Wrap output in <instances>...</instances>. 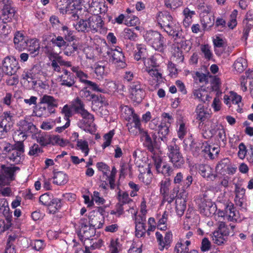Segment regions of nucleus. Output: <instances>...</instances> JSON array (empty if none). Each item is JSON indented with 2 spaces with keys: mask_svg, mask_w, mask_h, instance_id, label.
Here are the masks:
<instances>
[{
  "mask_svg": "<svg viewBox=\"0 0 253 253\" xmlns=\"http://www.w3.org/2000/svg\"><path fill=\"white\" fill-rule=\"evenodd\" d=\"M156 21L162 29L172 37L181 36V28L178 23L173 20L172 16L168 11L159 12Z\"/></svg>",
  "mask_w": 253,
  "mask_h": 253,
  "instance_id": "f257e3e1",
  "label": "nucleus"
},
{
  "mask_svg": "<svg viewBox=\"0 0 253 253\" xmlns=\"http://www.w3.org/2000/svg\"><path fill=\"white\" fill-rule=\"evenodd\" d=\"M71 70L76 74V79L78 78L81 83L90 87V88L93 91L103 93H108L109 92L114 91L116 89V85L113 82L106 83L105 87H100L95 83L88 80V75L81 70L79 66H73L71 68Z\"/></svg>",
  "mask_w": 253,
  "mask_h": 253,
  "instance_id": "f03ea898",
  "label": "nucleus"
},
{
  "mask_svg": "<svg viewBox=\"0 0 253 253\" xmlns=\"http://www.w3.org/2000/svg\"><path fill=\"white\" fill-rule=\"evenodd\" d=\"M81 3V0H63L58 2L57 7L60 13L68 15L72 20H77L82 10Z\"/></svg>",
  "mask_w": 253,
  "mask_h": 253,
  "instance_id": "7ed1b4c3",
  "label": "nucleus"
},
{
  "mask_svg": "<svg viewBox=\"0 0 253 253\" xmlns=\"http://www.w3.org/2000/svg\"><path fill=\"white\" fill-rule=\"evenodd\" d=\"M144 39L155 50L164 52L166 47V40L160 32L153 30L147 31L144 35Z\"/></svg>",
  "mask_w": 253,
  "mask_h": 253,
  "instance_id": "20e7f679",
  "label": "nucleus"
},
{
  "mask_svg": "<svg viewBox=\"0 0 253 253\" xmlns=\"http://www.w3.org/2000/svg\"><path fill=\"white\" fill-rule=\"evenodd\" d=\"M196 203L200 213L204 216H211L216 211V205L208 198L207 192L200 194L196 199Z\"/></svg>",
  "mask_w": 253,
  "mask_h": 253,
  "instance_id": "39448f33",
  "label": "nucleus"
},
{
  "mask_svg": "<svg viewBox=\"0 0 253 253\" xmlns=\"http://www.w3.org/2000/svg\"><path fill=\"white\" fill-rule=\"evenodd\" d=\"M110 62L114 64L117 69H123L126 67L127 64L126 58L121 47L117 46L114 48H108L106 51Z\"/></svg>",
  "mask_w": 253,
  "mask_h": 253,
  "instance_id": "423d86ee",
  "label": "nucleus"
},
{
  "mask_svg": "<svg viewBox=\"0 0 253 253\" xmlns=\"http://www.w3.org/2000/svg\"><path fill=\"white\" fill-rule=\"evenodd\" d=\"M76 229L78 236L82 242L86 240H90L91 238L94 236L96 233L95 228L91 227L88 224L87 219L84 218H81L80 220Z\"/></svg>",
  "mask_w": 253,
  "mask_h": 253,
  "instance_id": "0eeeda50",
  "label": "nucleus"
},
{
  "mask_svg": "<svg viewBox=\"0 0 253 253\" xmlns=\"http://www.w3.org/2000/svg\"><path fill=\"white\" fill-rule=\"evenodd\" d=\"M1 2L3 6L0 19L3 23L6 24L16 18L17 11L12 0H2Z\"/></svg>",
  "mask_w": 253,
  "mask_h": 253,
  "instance_id": "6e6552de",
  "label": "nucleus"
},
{
  "mask_svg": "<svg viewBox=\"0 0 253 253\" xmlns=\"http://www.w3.org/2000/svg\"><path fill=\"white\" fill-rule=\"evenodd\" d=\"M20 168L16 166H6L2 165L0 167V186L8 185L15 179V173Z\"/></svg>",
  "mask_w": 253,
  "mask_h": 253,
  "instance_id": "1a4fd4ad",
  "label": "nucleus"
},
{
  "mask_svg": "<svg viewBox=\"0 0 253 253\" xmlns=\"http://www.w3.org/2000/svg\"><path fill=\"white\" fill-rule=\"evenodd\" d=\"M168 156L174 167L181 168L185 163L184 159L180 151V148L175 143H172L168 146Z\"/></svg>",
  "mask_w": 253,
  "mask_h": 253,
  "instance_id": "9d476101",
  "label": "nucleus"
},
{
  "mask_svg": "<svg viewBox=\"0 0 253 253\" xmlns=\"http://www.w3.org/2000/svg\"><path fill=\"white\" fill-rule=\"evenodd\" d=\"M145 85L139 81H135L129 85L130 98L133 102L140 103L145 95Z\"/></svg>",
  "mask_w": 253,
  "mask_h": 253,
  "instance_id": "9b49d317",
  "label": "nucleus"
},
{
  "mask_svg": "<svg viewBox=\"0 0 253 253\" xmlns=\"http://www.w3.org/2000/svg\"><path fill=\"white\" fill-rule=\"evenodd\" d=\"M152 159L158 173L162 174L165 177H169L173 173L172 167L167 162H163L160 156L154 155Z\"/></svg>",
  "mask_w": 253,
  "mask_h": 253,
  "instance_id": "f8f14e48",
  "label": "nucleus"
},
{
  "mask_svg": "<svg viewBox=\"0 0 253 253\" xmlns=\"http://www.w3.org/2000/svg\"><path fill=\"white\" fill-rule=\"evenodd\" d=\"M80 115L82 118L78 122V126L85 132L92 133L94 131V116L87 110Z\"/></svg>",
  "mask_w": 253,
  "mask_h": 253,
  "instance_id": "ddd939ff",
  "label": "nucleus"
},
{
  "mask_svg": "<svg viewBox=\"0 0 253 253\" xmlns=\"http://www.w3.org/2000/svg\"><path fill=\"white\" fill-rule=\"evenodd\" d=\"M156 241L158 246V249L160 251H163L165 249L168 250L171 246L173 241V235L170 231L165 233V236L159 232L157 231L155 233Z\"/></svg>",
  "mask_w": 253,
  "mask_h": 253,
  "instance_id": "4468645a",
  "label": "nucleus"
},
{
  "mask_svg": "<svg viewBox=\"0 0 253 253\" xmlns=\"http://www.w3.org/2000/svg\"><path fill=\"white\" fill-rule=\"evenodd\" d=\"M19 68L18 61L12 56H6L2 61V70L7 75H14Z\"/></svg>",
  "mask_w": 253,
  "mask_h": 253,
  "instance_id": "2eb2a0df",
  "label": "nucleus"
},
{
  "mask_svg": "<svg viewBox=\"0 0 253 253\" xmlns=\"http://www.w3.org/2000/svg\"><path fill=\"white\" fill-rule=\"evenodd\" d=\"M59 82L61 86L67 87H77L76 77L74 74L66 69H62V74L59 76Z\"/></svg>",
  "mask_w": 253,
  "mask_h": 253,
  "instance_id": "dca6fc26",
  "label": "nucleus"
},
{
  "mask_svg": "<svg viewBox=\"0 0 253 253\" xmlns=\"http://www.w3.org/2000/svg\"><path fill=\"white\" fill-rule=\"evenodd\" d=\"M88 29L92 33L101 32L104 25V22L100 15L90 16L87 19Z\"/></svg>",
  "mask_w": 253,
  "mask_h": 253,
  "instance_id": "f3484780",
  "label": "nucleus"
},
{
  "mask_svg": "<svg viewBox=\"0 0 253 253\" xmlns=\"http://www.w3.org/2000/svg\"><path fill=\"white\" fill-rule=\"evenodd\" d=\"M193 182V177L191 175L187 174L186 176L184 177L183 173L179 172L176 174L174 177L173 183L175 184H178L182 186L183 193H185V190L188 188Z\"/></svg>",
  "mask_w": 253,
  "mask_h": 253,
  "instance_id": "a211bd4d",
  "label": "nucleus"
},
{
  "mask_svg": "<svg viewBox=\"0 0 253 253\" xmlns=\"http://www.w3.org/2000/svg\"><path fill=\"white\" fill-rule=\"evenodd\" d=\"M18 131H20L19 134L22 135L23 138L25 139L30 134H33L38 131V129L32 123L24 120L20 122Z\"/></svg>",
  "mask_w": 253,
  "mask_h": 253,
  "instance_id": "6ab92c4d",
  "label": "nucleus"
},
{
  "mask_svg": "<svg viewBox=\"0 0 253 253\" xmlns=\"http://www.w3.org/2000/svg\"><path fill=\"white\" fill-rule=\"evenodd\" d=\"M225 209L229 221L238 222L240 220L239 212L236 210L234 204L231 202L228 201L225 203Z\"/></svg>",
  "mask_w": 253,
  "mask_h": 253,
  "instance_id": "aec40b11",
  "label": "nucleus"
},
{
  "mask_svg": "<svg viewBox=\"0 0 253 253\" xmlns=\"http://www.w3.org/2000/svg\"><path fill=\"white\" fill-rule=\"evenodd\" d=\"M40 104H45L47 105V110L49 114L55 113V109L58 107V100L52 96L47 94L43 95L40 98Z\"/></svg>",
  "mask_w": 253,
  "mask_h": 253,
  "instance_id": "412c9836",
  "label": "nucleus"
},
{
  "mask_svg": "<svg viewBox=\"0 0 253 253\" xmlns=\"http://www.w3.org/2000/svg\"><path fill=\"white\" fill-rule=\"evenodd\" d=\"M195 116L196 120L204 123L211 117L209 110L208 108L204 107L202 104H198L195 109Z\"/></svg>",
  "mask_w": 253,
  "mask_h": 253,
  "instance_id": "4be33fe9",
  "label": "nucleus"
},
{
  "mask_svg": "<svg viewBox=\"0 0 253 253\" xmlns=\"http://www.w3.org/2000/svg\"><path fill=\"white\" fill-rule=\"evenodd\" d=\"M199 172L203 177L208 180H214L217 177V174L214 170L208 165H201L199 167Z\"/></svg>",
  "mask_w": 253,
  "mask_h": 253,
  "instance_id": "5701e85b",
  "label": "nucleus"
},
{
  "mask_svg": "<svg viewBox=\"0 0 253 253\" xmlns=\"http://www.w3.org/2000/svg\"><path fill=\"white\" fill-rule=\"evenodd\" d=\"M191 245V240L186 239H179L173 249V253H188L189 247Z\"/></svg>",
  "mask_w": 253,
  "mask_h": 253,
  "instance_id": "b1692460",
  "label": "nucleus"
},
{
  "mask_svg": "<svg viewBox=\"0 0 253 253\" xmlns=\"http://www.w3.org/2000/svg\"><path fill=\"white\" fill-rule=\"evenodd\" d=\"M214 139L222 147L225 146L227 143V137L225 129L223 126L214 129Z\"/></svg>",
  "mask_w": 253,
  "mask_h": 253,
  "instance_id": "393cba45",
  "label": "nucleus"
},
{
  "mask_svg": "<svg viewBox=\"0 0 253 253\" xmlns=\"http://www.w3.org/2000/svg\"><path fill=\"white\" fill-rule=\"evenodd\" d=\"M27 50L32 57H35L39 53L40 45L39 41L37 39H32L26 41Z\"/></svg>",
  "mask_w": 253,
  "mask_h": 253,
  "instance_id": "a878e982",
  "label": "nucleus"
},
{
  "mask_svg": "<svg viewBox=\"0 0 253 253\" xmlns=\"http://www.w3.org/2000/svg\"><path fill=\"white\" fill-rule=\"evenodd\" d=\"M148 50L146 46L144 44H136V50L134 53V58L137 61L142 60L143 61L148 56Z\"/></svg>",
  "mask_w": 253,
  "mask_h": 253,
  "instance_id": "bb28decb",
  "label": "nucleus"
},
{
  "mask_svg": "<svg viewBox=\"0 0 253 253\" xmlns=\"http://www.w3.org/2000/svg\"><path fill=\"white\" fill-rule=\"evenodd\" d=\"M100 215H98L97 212L95 211H90L88 215V224L95 228L96 230V228L99 229L102 227L103 223L101 221H99Z\"/></svg>",
  "mask_w": 253,
  "mask_h": 253,
  "instance_id": "cd10ccee",
  "label": "nucleus"
},
{
  "mask_svg": "<svg viewBox=\"0 0 253 253\" xmlns=\"http://www.w3.org/2000/svg\"><path fill=\"white\" fill-rule=\"evenodd\" d=\"M201 23L204 31H210L214 24V17L209 14L202 15L201 17Z\"/></svg>",
  "mask_w": 253,
  "mask_h": 253,
  "instance_id": "c85d7f7f",
  "label": "nucleus"
},
{
  "mask_svg": "<svg viewBox=\"0 0 253 253\" xmlns=\"http://www.w3.org/2000/svg\"><path fill=\"white\" fill-rule=\"evenodd\" d=\"M32 138L35 139L42 147L48 145L49 134L44 132H42L41 130L37 131L36 133L32 134Z\"/></svg>",
  "mask_w": 253,
  "mask_h": 253,
  "instance_id": "c756f323",
  "label": "nucleus"
},
{
  "mask_svg": "<svg viewBox=\"0 0 253 253\" xmlns=\"http://www.w3.org/2000/svg\"><path fill=\"white\" fill-rule=\"evenodd\" d=\"M174 39V42L176 45L180 44V49H182L186 52H189L192 47V43L189 40H186L182 35L181 32V36L180 37H172Z\"/></svg>",
  "mask_w": 253,
  "mask_h": 253,
  "instance_id": "7c9ffc66",
  "label": "nucleus"
},
{
  "mask_svg": "<svg viewBox=\"0 0 253 253\" xmlns=\"http://www.w3.org/2000/svg\"><path fill=\"white\" fill-rule=\"evenodd\" d=\"M71 106L74 114L80 115L86 110L85 109V105L83 101L77 97L74 99L71 104Z\"/></svg>",
  "mask_w": 253,
  "mask_h": 253,
  "instance_id": "2f4dec72",
  "label": "nucleus"
},
{
  "mask_svg": "<svg viewBox=\"0 0 253 253\" xmlns=\"http://www.w3.org/2000/svg\"><path fill=\"white\" fill-rule=\"evenodd\" d=\"M26 41L27 40L22 33L17 32L15 34L13 42L16 49L20 51L24 49L26 47Z\"/></svg>",
  "mask_w": 253,
  "mask_h": 253,
  "instance_id": "473e14b6",
  "label": "nucleus"
},
{
  "mask_svg": "<svg viewBox=\"0 0 253 253\" xmlns=\"http://www.w3.org/2000/svg\"><path fill=\"white\" fill-rule=\"evenodd\" d=\"M171 52L172 58L173 61L177 64L183 62L184 56L179 45H176L175 44H173Z\"/></svg>",
  "mask_w": 253,
  "mask_h": 253,
  "instance_id": "72a5a7b5",
  "label": "nucleus"
},
{
  "mask_svg": "<svg viewBox=\"0 0 253 253\" xmlns=\"http://www.w3.org/2000/svg\"><path fill=\"white\" fill-rule=\"evenodd\" d=\"M140 138L144 141L143 145L151 152L154 151V143L147 130H144L140 134Z\"/></svg>",
  "mask_w": 253,
  "mask_h": 253,
  "instance_id": "f704fd0d",
  "label": "nucleus"
},
{
  "mask_svg": "<svg viewBox=\"0 0 253 253\" xmlns=\"http://www.w3.org/2000/svg\"><path fill=\"white\" fill-rule=\"evenodd\" d=\"M68 180V175L62 171H57L54 173L53 183L58 185H65Z\"/></svg>",
  "mask_w": 253,
  "mask_h": 253,
  "instance_id": "c9c22d12",
  "label": "nucleus"
},
{
  "mask_svg": "<svg viewBox=\"0 0 253 253\" xmlns=\"http://www.w3.org/2000/svg\"><path fill=\"white\" fill-rule=\"evenodd\" d=\"M0 212L2 213L5 218L9 219L12 217V212L10 211L8 203L6 199H0Z\"/></svg>",
  "mask_w": 253,
  "mask_h": 253,
  "instance_id": "e433bc0d",
  "label": "nucleus"
},
{
  "mask_svg": "<svg viewBox=\"0 0 253 253\" xmlns=\"http://www.w3.org/2000/svg\"><path fill=\"white\" fill-rule=\"evenodd\" d=\"M182 197V196H181ZM186 208V201L184 198H177L175 201V211L177 214L181 217L184 214Z\"/></svg>",
  "mask_w": 253,
  "mask_h": 253,
  "instance_id": "4c0bfd02",
  "label": "nucleus"
},
{
  "mask_svg": "<svg viewBox=\"0 0 253 253\" xmlns=\"http://www.w3.org/2000/svg\"><path fill=\"white\" fill-rule=\"evenodd\" d=\"M121 37L124 40L135 41L137 38V34L134 32L133 29L126 28L121 33Z\"/></svg>",
  "mask_w": 253,
  "mask_h": 253,
  "instance_id": "58836bf2",
  "label": "nucleus"
},
{
  "mask_svg": "<svg viewBox=\"0 0 253 253\" xmlns=\"http://www.w3.org/2000/svg\"><path fill=\"white\" fill-rule=\"evenodd\" d=\"M178 192V188H174L170 193L167 192L166 193L161 194L163 197L162 204L164 205L166 202H168V204H171L176 197Z\"/></svg>",
  "mask_w": 253,
  "mask_h": 253,
  "instance_id": "ea45409f",
  "label": "nucleus"
},
{
  "mask_svg": "<svg viewBox=\"0 0 253 253\" xmlns=\"http://www.w3.org/2000/svg\"><path fill=\"white\" fill-rule=\"evenodd\" d=\"M46 244L43 240L35 239L31 240L29 247L34 251L42 252L45 249Z\"/></svg>",
  "mask_w": 253,
  "mask_h": 253,
  "instance_id": "a19ab883",
  "label": "nucleus"
},
{
  "mask_svg": "<svg viewBox=\"0 0 253 253\" xmlns=\"http://www.w3.org/2000/svg\"><path fill=\"white\" fill-rule=\"evenodd\" d=\"M128 131L131 135L137 136L140 134L144 129L141 124H133L127 123L126 124Z\"/></svg>",
  "mask_w": 253,
  "mask_h": 253,
  "instance_id": "79ce46f5",
  "label": "nucleus"
},
{
  "mask_svg": "<svg viewBox=\"0 0 253 253\" xmlns=\"http://www.w3.org/2000/svg\"><path fill=\"white\" fill-rule=\"evenodd\" d=\"M61 200L58 198H54L47 207L48 212L50 214H54L62 207Z\"/></svg>",
  "mask_w": 253,
  "mask_h": 253,
  "instance_id": "37998d69",
  "label": "nucleus"
},
{
  "mask_svg": "<svg viewBox=\"0 0 253 253\" xmlns=\"http://www.w3.org/2000/svg\"><path fill=\"white\" fill-rule=\"evenodd\" d=\"M169 126L161 123L158 126V134L159 138L164 142H167V136L169 132Z\"/></svg>",
  "mask_w": 253,
  "mask_h": 253,
  "instance_id": "c03bdc74",
  "label": "nucleus"
},
{
  "mask_svg": "<svg viewBox=\"0 0 253 253\" xmlns=\"http://www.w3.org/2000/svg\"><path fill=\"white\" fill-rule=\"evenodd\" d=\"M183 14L184 16L183 19V25L185 27H189L192 22V17L195 14V11L190 10L188 7H186L183 10Z\"/></svg>",
  "mask_w": 253,
  "mask_h": 253,
  "instance_id": "a18cd8bd",
  "label": "nucleus"
},
{
  "mask_svg": "<svg viewBox=\"0 0 253 253\" xmlns=\"http://www.w3.org/2000/svg\"><path fill=\"white\" fill-rule=\"evenodd\" d=\"M157 56L158 54H155L151 56L149 58H146L143 61L144 65L146 67V69L156 68L159 66V63L157 62Z\"/></svg>",
  "mask_w": 253,
  "mask_h": 253,
  "instance_id": "49530a36",
  "label": "nucleus"
},
{
  "mask_svg": "<svg viewBox=\"0 0 253 253\" xmlns=\"http://www.w3.org/2000/svg\"><path fill=\"white\" fill-rule=\"evenodd\" d=\"M233 67L237 73H241L247 67V61L243 58H238L235 61L233 64Z\"/></svg>",
  "mask_w": 253,
  "mask_h": 253,
  "instance_id": "de8ad7c7",
  "label": "nucleus"
},
{
  "mask_svg": "<svg viewBox=\"0 0 253 253\" xmlns=\"http://www.w3.org/2000/svg\"><path fill=\"white\" fill-rule=\"evenodd\" d=\"M230 162V160L228 158H224L221 160L216 165L215 168L216 171L220 174L225 175L226 174V170Z\"/></svg>",
  "mask_w": 253,
  "mask_h": 253,
  "instance_id": "09e8293b",
  "label": "nucleus"
},
{
  "mask_svg": "<svg viewBox=\"0 0 253 253\" xmlns=\"http://www.w3.org/2000/svg\"><path fill=\"white\" fill-rule=\"evenodd\" d=\"M23 156L24 154L12 149V151L9 152L7 158L14 164H18L22 162Z\"/></svg>",
  "mask_w": 253,
  "mask_h": 253,
  "instance_id": "8fccbe9b",
  "label": "nucleus"
},
{
  "mask_svg": "<svg viewBox=\"0 0 253 253\" xmlns=\"http://www.w3.org/2000/svg\"><path fill=\"white\" fill-rule=\"evenodd\" d=\"M211 235L213 242L218 246L224 244L227 241V239L217 230L214 231Z\"/></svg>",
  "mask_w": 253,
  "mask_h": 253,
  "instance_id": "3c124183",
  "label": "nucleus"
},
{
  "mask_svg": "<svg viewBox=\"0 0 253 253\" xmlns=\"http://www.w3.org/2000/svg\"><path fill=\"white\" fill-rule=\"evenodd\" d=\"M201 153L205 157H209L211 159H214V153L211 151V145L208 141L201 143Z\"/></svg>",
  "mask_w": 253,
  "mask_h": 253,
  "instance_id": "603ef678",
  "label": "nucleus"
},
{
  "mask_svg": "<svg viewBox=\"0 0 253 253\" xmlns=\"http://www.w3.org/2000/svg\"><path fill=\"white\" fill-rule=\"evenodd\" d=\"M76 149L80 150L84 154V156H87L89 152L88 142L85 140L80 139L78 140L76 144Z\"/></svg>",
  "mask_w": 253,
  "mask_h": 253,
  "instance_id": "864d4df0",
  "label": "nucleus"
},
{
  "mask_svg": "<svg viewBox=\"0 0 253 253\" xmlns=\"http://www.w3.org/2000/svg\"><path fill=\"white\" fill-rule=\"evenodd\" d=\"M171 180L169 177H164L159 184L160 194L166 193L169 191Z\"/></svg>",
  "mask_w": 253,
  "mask_h": 253,
  "instance_id": "5fc2aeb1",
  "label": "nucleus"
},
{
  "mask_svg": "<svg viewBox=\"0 0 253 253\" xmlns=\"http://www.w3.org/2000/svg\"><path fill=\"white\" fill-rule=\"evenodd\" d=\"M75 29L79 32H85L89 31L88 20L80 19L76 24L74 23Z\"/></svg>",
  "mask_w": 253,
  "mask_h": 253,
  "instance_id": "6e6d98bb",
  "label": "nucleus"
},
{
  "mask_svg": "<svg viewBox=\"0 0 253 253\" xmlns=\"http://www.w3.org/2000/svg\"><path fill=\"white\" fill-rule=\"evenodd\" d=\"M117 199L119 203L123 205L128 204L132 202L133 200L129 197L128 193L126 191L121 192L120 190L118 193Z\"/></svg>",
  "mask_w": 253,
  "mask_h": 253,
  "instance_id": "4d7b16f0",
  "label": "nucleus"
},
{
  "mask_svg": "<svg viewBox=\"0 0 253 253\" xmlns=\"http://www.w3.org/2000/svg\"><path fill=\"white\" fill-rule=\"evenodd\" d=\"M60 29L62 31V33H60V34L64 36L65 40L72 42L75 40L73 31L71 30L67 26L63 25Z\"/></svg>",
  "mask_w": 253,
  "mask_h": 253,
  "instance_id": "13d9d810",
  "label": "nucleus"
},
{
  "mask_svg": "<svg viewBox=\"0 0 253 253\" xmlns=\"http://www.w3.org/2000/svg\"><path fill=\"white\" fill-rule=\"evenodd\" d=\"M15 114L10 111H4L2 116L1 121H3V123L9 124L10 126H12V124L14 121Z\"/></svg>",
  "mask_w": 253,
  "mask_h": 253,
  "instance_id": "bf43d9fd",
  "label": "nucleus"
},
{
  "mask_svg": "<svg viewBox=\"0 0 253 253\" xmlns=\"http://www.w3.org/2000/svg\"><path fill=\"white\" fill-rule=\"evenodd\" d=\"M78 49V44L75 42L66 44L64 49V53L67 56H71L75 54Z\"/></svg>",
  "mask_w": 253,
  "mask_h": 253,
  "instance_id": "052dcab7",
  "label": "nucleus"
},
{
  "mask_svg": "<svg viewBox=\"0 0 253 253\" xmlns=\"http://www.w3.org/2000/svg\"><path fill=\"white\" fill-rule=\"evenodd\" d=\"M49 145H58L61 146H64L65 145V141L58 135L49 134Z\"/></svg>",
  "mask_w": 253,
  "mask_h": 253,
  "instance_id": "680f3d73",
  "label": "nucleus"
},
{
  "mask_svg": "<svg viewBox=\"0 0 253 253\" xmlns=\"http://www.w3.org/2000/svg\"><path fill=\"white\" fill-rule=\"evenodd\" d=\"M10 32L9 27L7 25L4 23L0 24V42H5Z\"/></svg>",
  "mask_w": 253,
  "mask_h": 253,
  "instance_id": "e2e57ef3",
  "label": "nucleus"
},
{
  "mask_svg": "<svg viewBox=\"0 0 253 253\" xmlns=\"http://www.w3.org/2000/svg\"><path fill=\"white\" fill-rule=\"evenodd\" d=\"M53 199H54L53 195L50 192H47L40 197L39 201L42 205L47 207Z\"/></svg>",
  "mask_w": 253,
  "mask_h": 253,
  "instance_id": "0e129e2a",
  "label": "nucleus"
},
{
  "mask_svg": "<svg viewBox=\"0 0 253 253\" xmlns=\"http://www.w3.org/2000/svg\"><path fill=\"white\" fill-rule=\"evenodd\" d=\"M43 152V150L42 147L40 146V145L37 143H34L33 145L30 147L28 154L30 156H34L36 157Z\"/></svg>",
  "mask_w": 253,
  "mask_h": 253,
  "instance_id": "69168bd1",
  "label": "nucleus"
},
{
  "mask_svg": "<svg viewBox=\"0 0 253 253\" xmlns=\"http://www.w3.org/2000/svg\"><path fill=\"white\" fill-rule=\"evenodd\" d=\"M179 127L177 130V134L178 138L182 140L187 134V127L186 126L185 123L182 119L179 120Z\"/></svg>",
  "mask_w": 253,
  "mask_h": 253,
  "instance_id": "338daca9",
  "label": "nucleus"
},
{
  "mask_svg": "<svg viewBox=\"0 0 253 253\" xmlns=\"http://www.w3.org/2000/svg\"><path fill=\"white\" fill-rule=\"evenodd\" d=\"M121 245L118 238L112 239L109 246L110 253H119Z\"/></svg>",
  "mask_w": 253,
  "mask_h": 253,
  "instance_id": "774afa93",
  "label": "nucleus"
}]
</instances>
